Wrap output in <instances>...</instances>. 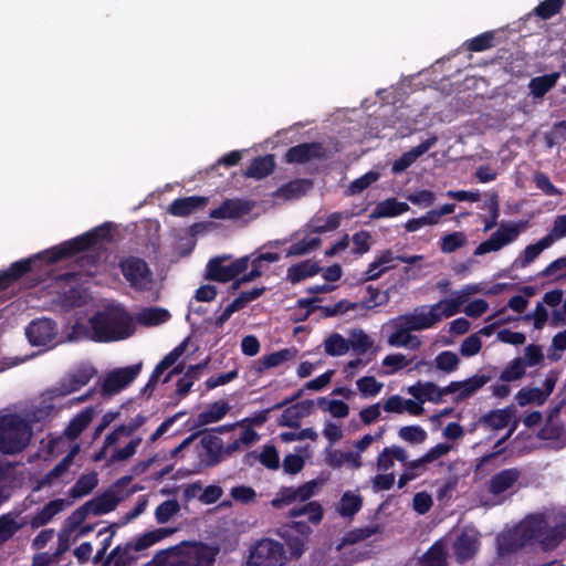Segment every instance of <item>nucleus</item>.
<instances>
[{
    "label": "nucleus",
    "instance_id": "nucleus-11",
    "mask_svg": "<svg viewBox=\"0 0 566 566\" xmlns=\"http://www.w3.org/2000/svg\"><path fill=\"white\" fill-rule=\"evenodd\" d=\"M142 367L143 363L139 361L107 373L102 385L103 394L114 395L126 388L140 374Z\"/></svg>",
    "mask_w": 566,
    "mask_h": 566
},
{
    "label": "nucleus",
    "instance_id": "nucleus-33",
    "mask_svg": "<svg viewBox=\"0 0 566 566\" xmlns=\"http://www.w3.org/2000/svg\"><path fill=\"white\" fill-rule=\"evenodd\" d=\"M94 417V409L87 407L77 413L67 424L64 434L70 440H75L88 427Z\"/></svg>",
    "mask_w": 566,
    "mask_h": 566
},
{
    "label": "nucleus",
    "instance_id": "nucleus-13",
    "mask_svg": "<svg viewBox=\"0 0 566 566\" xmlns=\"http://www.w3.org/2000/svg\"><path fill=\"white\" fill-rule=\"evenodd\" d=\"M25 335L29 342L34 346L48 345L53 342L57 335V324L55 321L48 317L33 319L27 326Z\"/></svg>",
    "mask_w": 566,
    "mask_h": 566
},
{
    "label": "nucleus",
    "instance_id": "nucleus-49",
    "mask_svg": "<svg viewBox=\"0 0 566 566\" xmlns=\"http://www.w3.org/2000/svg\"><path fill=\"white\" fill-rule=\"evenodd\" d=\"M494 31H486L468 40L464 45L470 52H483L494 46Z\"/></svg>",
    "mask_w": 566,
    "mask_h": 566
},
{
    "label": "nucleus",
    "instance_id": "nucleus-10",
    "mask_svg": "<svg viewBox=\"0 0 566 566\" xmlns=\"http://www.w3.org/2000/svg\"><path fill=\"white\" fill-rule=\"evenodd\" d=\"M118 268L125 280L135 290H143L151 282L153 273L145 260L129 255L118 262Z\"/></svg>",
    "mask_w": 566,
    "mask_h": 566
},
{
    "label": "nucleus",
    "instance_id": "nucleus-64",
    "mask_svg": "<svg viewBox=\"0 0 566 566\" xmlns=\"http://www.w3.org/2000/svg\"><path fill=\"white\" fill-rule=\"evenodd\" d=\"M282 536L285 538V543L290 551L291 556L295 557V558L301 557L302 554L304 553L305 543L307 539L302 536L294 535L291 533H285V532H284V534H282Z\"/></svg>",
    "mask_w": 566,
    "mask_h": 566
},
{
    "label": "nucleus",
    "instance_id": "nucleus-17",
    "mask_svg": "<svg viewBox=\"0 0 566 566\" xmlns=\"http://www.w3.org/2000/svg\"><path fill=\"white\" fill-rule=\"evenodd\" d=\"M253 208V203L243 199H226L222 203L212 209L209 217L212 219H239L248 214Z\"/></svg>",
    "mask_w": 566,
    "mask_h": 566
},
{
    "label": "nucleus",
    "instance_id": "nucleus-54",
    "mask_svg": "<svg viewBox=\"0 0 566 566\" xmlns=\"http://www.w3.org/2000/svg\"><path fill=\"white\" fill-rule=\"evenodd\" d=\"M348 343L349 348L359 355L365 354L373 346V340L363 329L353 331Z\"/></svg>",
    "mask_w": 566,
    "mask_h": 566
},
{
    "label": "nucleus",
    "instance_id": "nucleus-21",
    "mask_svg": "<svg viewBox=\"0 0 566 566\" xmlns=\"http://www.w3.org/2000/svg\"><path fill=\"white\" fill-rule=\"evenodd\" d=\"M444 390L446 387L440 388L434 382L427 381L421 384L419 381L417 385L409 387L408 391L420 402L428 400L438 403L442 401L443 396L451 394L450 391Z\"/></svg>",
    "mask_w": 566,
    "mask_h": 566
},
{
    "label": "nucleus",
    "instance_id": "nucleus-32",
    "mask_svg": "<svg viewBox=\"0 0 566 566\" xmlns=\"http://www.w3.org/2000/svg\"><path fill=\"white\" fill-rule=\"evenodd\" d=\"M275 168V160L273 155L259 156L254 158L251 165L247 168L244 176L247 178L263 179L271 175Z\"/></svg>",
    "mask_w": 566,
    "mask_h": 566
},
{
    "label": "nucleus",
    "instance_id": "nucleus-45",
    "mask_svg": "<svg viewBox=\"0 0 566 566\" xmlns=\"http://www.w3.org/2000/svg\"><path fill=\"white\" fill-rule=\"evenodd\" d=\"M361 506V496L347 491L339 500L338 512L343 517H352L360 511Z\"/></svg>",
    "mask_w": 566,
    "mask_h": 566
},
{
    "label": "nucleus",
    "instance_id": "nucleus-55",
    "mask_svg": "<svg viewBox=\"0 0 566 566\" xmlns=\"http://www.w3.org/2000/svg\"><path fill=\"white\" fill-rule=\"evenodd\" d=\"M180 510L177 500H166L160 503L155 510V518L159 524H165L176 515Z\"/></svg>",
    "mask_w": 566,
    "mask_h": 566
},
{
    "label": "nucleus",
    "instance_id": "nucleus-47",
    "mask_svg": "<svg viewBox=\"0 0 566 566\" xmlns=\"http://www.w3.org/2000/svg\"><path fill=\"white\" fill-rule=\"evenodd\" d=\"M169 317L170 314L167 310L159 307H150L144 310L138 315V322L146 326H155L167 322Z\"/></svg>",
    "mask_w": 566,
    "mask_h": 566
},
{
    "label": "nucleus",
    "instance_id": "nucleus-31",
    "mask_svg": "<svg viewBox=\"0 0 566 566\" xmlns=\"http://www.w3.org/2000/svg\"><path fill=\"white\" fill-rule=\"evenodd\" d=\"M119 503V499L112 491H106L99 496H95L90 501L85 502L91 514L103 515L109 513L116 509Z\"/></svg>",
    "mask_w": 566,
    "mask_h": 566
},
{
    "label": "nucleus",
    "instance_id": "nucleus-48",
    "mask_svg": "<svg viewBox=\"0 0 566 566\" xmlns=\"http://www.w3.org/2000/svg\"><path fill=\"white\" fill-rule=\"evenodd\" d=\"M545 395L542 388H522L517 391L515 399L521 407L531 403L543 405L546 401Z\"/></svg>",
    "mask_w": 566,
    "mask_h": 566
},
{
    "label": "nucleus",
    "instance_id": "nucleus-1",
    "mask_svg": "<svg viewBox=\"0 0 566 566\" xmlns=\"http://www.w3.org/2000/svg\"><path fill=\"white\" fill-rule=\"evenodd\" d=\"M112 228V222H105L59 245L11 263L7 270L0 272V291L8 289L23 275L38 268V263L54 264L81 252L90 251L104 241L111 242L113 240Z\"/></svg>",
    "mask_w": 566,
    "mask_h": 566
},
{
    "label": "nucleus",
    "instance_id": "nucleus-8",
    "mask_svg": "<svg viewBox=\"0 0 566 566\" xmlns=\"http://www.w3.org/2000/svg\"><path fill=\"white\" fill-rule=\"evenodd\" d=\"M527 221L511 222L504 221L489 239L481 242L474 250L475 256L484 255L490 252L500 251L505 245L514 242L520 233L526 228Z\"/></svg>",
    "mask_w": 566,
    "mask_h": 566
},
{
    "label": "nucleus",
    "instance_id": "nucleus-37",
    "mask_svg": "<svg viewBox=\"0 0 566 566\" xmlns=\"http://www.w3.org/2000/svg\"><path fill=\"white\" fill-rule=\"evenodd\" d=\"M559 76V72H553L549 74L533 77L528 84V88L533 97H544L556 85Z\"/></svg>",
    "mask_w": 566,
    "mask_h": 566
},
{
    "label": "nucleus",
    "instance_id": "nucleus-2",
    "mask_svg": "<svg viewBox=\"0 0 566 566\" xmlns=\"http://www.w3.org/2000/svg\"><path fill=\"white\" fill-rule=\"evenodd\" d=\"M565 538L564 526L552 527L544 514L536 513L527 515L513 532L504 536L500 548L512 554L536 542L543 551H552Z\"/></svg>",
    "mask_w": 566,
    "mask_h": 566
},
{
    "label": "nucleus",
    "instance_id": "nucleus-63",
    "mask_svg": "<svg viewBox=\"0 0 566 566\" xmlns=\"http://www.w3.org/2000/svg\"><path fill=\"white\" fill-rule=\"evenodd\" d=\"M20 528L21 525L15 521L14 517L10 516L9 514H3L0 516V541H8Z\"/></svg>",
    "mask_w": 566,
    "mask_h": 566
},
{
    "label": "nucleus",
    "instance_id": "nucleus-61",
    "mask_svg": "<svg viewBox=\"0 0 566 566\" xmlns=\"http://www.w3.org/2000/svg\"><path fill=\"white\" fill-rule=\"evenodd\" d=\"M321 239L318 237L312 238V239H303L295 243H293L286 253V256H294V255H304L311 252L312 250L316 249L321 244Z\"/></svg>",
    "mask_w": 566,
    "mask_h": 566
},
{
    "label": "nucleus",
    "instance_id": "nucleus-15",
    "mask_svg": "<svg viewBox=\"0 0 566 566\" xmlns=\"http://www.w3.org/2000/svg\"><path fill=\"white\" fill-rule=\"evenodd\" d=\"M188 346V339H185L181 342L178 346H176L172 350H170L165 357L155 366L154 370L151 371L148 381L143 387L142 392L145 395L150 396L159 379L160 376L170 367H172L178 359L184 355Z\"/></svg>",
    "mask_w": 566,
    "mask_h": 566
},
{
    "label": "nucleus",
    "instance_id": "nucleus-52",
    "mask_svg": "<svg viewBox=\"0 0 566 566\" xmlns=\"http://www.w3.org/2000/svg\"><path fill=\"white\" fill-rule=\"evenodd\" d=\"M525 375L524 359L517 357L513 359L501 373L500 380L511 382L521 379Z\"/></svg>",
    "mask_w": 566,
    "mask_h": 566
},
{
    "label": "nucleus",
    "instance_id": "nucleus-19",
    "mask_svg": "<svg viewBox=\"0 0 566 566\" xmlns=\"http://www.w3.org/2000/svg\"><path fill=\"white\" fill-rule=\"evenodd\" d=\"M490 376L486 375H474L473 377L465 379L463 381H451L448 386H446L444 391H450L451 394L458 392L457 401L464 400L482 388L485 384L490 381Z\"/></svg>",
    "mask_w": 566,
    "mask_h": 566
},
{
    "label": "nucleus",
    "instance_id": "nucleus-3",
    "mask_svg": "<svg viewBox=\"0 0 566 566\" xmlns=\"http://www.w3.org/2000/svg\"><path fill=\"white\" fill-rule=\"evenodd\" d=\"M476 285H465L461 291L455 292L452 298H443L429 306H418L411 313L399 315L395 321L406 327L409 332L423 331L433 327L442 317H451L460 312L471 294L478 293Z\"/></svg>",
    "mask_w": 566,
    "mask_h": 566
},
{
    "label": "nucleus",
    "instance_id": "nucleus-39",
    "mask_svg": "<svg viewBox=\"0 0 566 566\" xmlns=\"http://www.w3.org/2000/svg\"><path fill=\"white\" fill-rule=\"evenodd\" d=\"M175 532L174 528L161 527L154 531H149L132 541L135 545L136 552H142L155 545L163 538L171 535Z\"/></svg>",
    "mask_w": 566,
    "mask_h": 566
},
{
    "label": "nucleus",
    "instance_id": "nucleus-51",
    "mask_svg": "<svg viewBox=\"0 0 566 566\" xmlns=\"http://www.w3.org/2000/svg\"><path fill=\"white\" fill-rule=\"evenodd\" d=\"M317 405L323 411H328L335 418H345L349 413V407L343 400H327L325 397H321Z\"/></svg>",
    "mask_w": 566,
    "mask_h": 566
},
{
    "label": "nucleus",
    "instance_id": "nucleus-9",
    "mask_svg": "<svg viewBox=\"0 0 566 566\" xmlns=\"http://www.w3.org/2000/svg\"><path fill=\"white\" fill-rule=\"evenodd\" d=\"M285 552L281 543L264 538L251 549L247 566H283Z\"/></svg>",
    "mask_w": 566,
    "mask_h": 566
},
{
    "label": "nucleus",
    "instance_id": "nucleus-14",
    "mask_svg": "<svg viewBox=\"0 0 566 566\" xmlns=\"http://www.w3.org/2000/svg\"><path fill=\"white\" fill-rule=\"evenodd\" d=\"M326 148L318 142L303 143L287 149L284 160L287 164H306L314 159H325Z\"/></svg>",
    "mask_w": 566,
    "mask_h": 566
},
{
    "label": "nucleus",
    "instance_id": "nucleus-6",
    "mask_svg": "<svg viewBox=\"0 0 566 566\" xmlns=\"http://www.w3.org/2000/svg\"><path fill=\"white\" fill-rule=\"evenodd\" d=\"M219 549L203 543L182 542L156 554L155 559L164 560L168 556L179 557L174 566H212Z\"/></svg>",
    "mask_w": 566,
    "mask_h": 566
},
{
    "label": "nucleus",
    "instance_id": "nucleus-28",
    "mask_svg": "<svg viewBox=\"0 0 566 566\" xmlns=\"http://www.w3.org/2000/svg\"><path fill=\"white\" fill-rule=\"evenodd\" d=\"M230 410V405L226 400H218L210 403L203 411L198 413L196 426L201 427L221 420Z\"/></svg>",
    "mask_w": 566,
    "mask_h": 566
},
{
    "label": "nucleus",
    "instance_id": "nucleus-34",
    "mask_svg": "<svg viewBox=\"0 0 566 566\" xmlns=\"http://www.w3.org/2000/svg\"><path fill=\"white\" fill-rule=\"evenodd\" d=\"M408 458L406 450L399 446L386 447L377 457V468L379 471H388L394 464L395 460L405 463Z\"/></svg>",
    "mask_w": 566,
    "mask_h": 566
},
{
    "label": "nucleus",
    "instance_id": "nucleus-27",
    "mask_svg": "<svg viewBox=\"0 0 566 566\" xmlns=\"http://www.w3.org/2000/svg\"><path fill=\"white\" fill-rule=\"evenodd\" d=\"M513 416L514 410L511 407L495 409L483 415L479 423L493 430H501L509 426Z\"/></svg>",
    "mask_w": 566,
    "mask_h": 566
},
{
    "label": "nucleus",
    "instance_id": "nucleus-42",
    "mask_svg": "<svg viewBox=\"0 0 566 566\" xmlns=\"http://www.w3.org/2000/svg\"><path fill=\"white\" fill-rule=\"evenodd\" d=\"M484 207L488 209L489 216L484 219L483 231L488 232L497 226L500 218V202L496 191H491L486 195Z\"/></svg>",
    "mask_w": 566,
    "mask_h": 566
},
{
    "label": "nucleus",
    "instance_id": "nucleus-23",
    "mask_svg": "<svg viewBox=\"0 0 566 566\" xmlns=\"http://www.w3.org/2000/svg\"><path fill=\"white\" fill-rule=\"evenodd\" d=\"M135 553L137 552L132 541L124 545H117L107 555L103 566H109L112 563L113 566H130L138 558Z\"/></svg>",
    "mask_w": 566,
    "mask_h": 566
},
{
    "label": "nucleus",
    "instance_id": "nucleus-46",
    "mask_svg": "<svg viewBox=\"0 0 566 566\" xmlns=\"http://www.w3.org/2000/svg\"><path fill=\"white\" fill-rule=\"evenodd\" d=\"M324 350L332 357L343 356L349 350L348 339L339 333H333L324 340Z\"/></svg>",
    "mask_w": 566,
    "mask_h": 566
},
{
    "label": "nucleus",
    "instance_id": "nucleus-57",
    "mask_svg": "<svg viewBox=\"0 0 566 566\" xmlns=\"http://www.w3.org/2000/svg\"><path fill=\"white\" fill-rule=\"evenodd\" d=\"M356 385L364 398L377 396L382 388V384L374 376H364L356 381Z\"/></svg>",
    "mask_w": 566,
    "mask_h": 566
},
{
    "label": "nucleus",
    "instance_id": "nucleus-4",
    "mask_svg": "<svg viewBox=\"0 0 566 566\" xmlns=\"http://www.w3.org/2000/svg\"><path fill=\"white\" fill-rule=\"evenodd\" d=\"M88 323L93 333L92 339L98 343L126 339L135 332L132 316L119 306L96 312Z\"/></svg>",
    "mask_w": 566,
    "mask_h": 566
},
{
    "label": "nucleus",
    "instance_id": "nucleus-12",
    "mask_svg": "<svg viewBox=\"0 0 566 566\" xmlns=\"http://www.w3.org/2000/svg\"><path fill=\"white\" fill-rule=\"evenodd\" d=\"M317 486L318 484L315 480L307 481L297 488L282 486L271 501V505L274 509H282L295 501L305 502L315 494Z\"/></svg>",
    "mask_w": 566,
    "mask_h": 566
},
{
    "label": "nucleus",
    "instance_id": "nucleus-50",
    "mask_svg": "<svg viewBox=\"0 0 566 566\" xmlns=\"http://www.w3.org/2000/svg\"><path fill=\"white\" fill-rule=\"evenodd\" d=\"M565 0H544L533 9V14L542 20H549L560 12Z\"/></svg>",
    "mask_w": 566,
    "mask_h": 566
},
{
    "label": "nucleus",
    "instance_id": "nucleus-58",
    "mask_svg": "<svg viewBox=\"0 0 566 566\" xmlns=\"http://www.w3.org/2000/svg\"><path fill=\"white\" fill-rule=\"evenodd\" d=\"M436 367L446 373L454 371L460 363L458 355L451 350H444L437 355Z\"/></svg>",
    "mask_w": 566,
    "mask_h": 566
},
{
    "label": "nucleus",
    "instance_id": "nucleus-41",
    "mask_svg": "<svg viewBox=\"0 0 566 566\" xmlns=\"http://www.w3.org/2000/svg\"><path fill=\"white\" fill-rule=\"evenodd\" d=\"M302 515H307L310 522L318 524L324 516L323 507L318 502L312 501L307 502L302 506L293 507L287 513V516L291 518L298 517Z\"/></svg>",
    "mask_w": 566,
    "mask_h": 566
},
{
    "label": "nucleus",
    "instance_id": "nucleus-36",
    "mask_svg": "<svg viewBox=\"0 0 566 566\" xmlns=\"http://www.w3.org/2000/svg\"><path fill=\"white\" fill-rule=\"evenodd\" d=\"M78 451V447H74L73 450L66 454L57 464L54 465L39 482L35 491L49 486L53 483L54 480L62 476L73 463V458L75 453Z\"/></svg>",
    "mask_w": 566,
    "mask_h": 566
},
{
    "label": "nucleus",
    "instance_id": "nucleus-60",
    "mask_svg": "<svg viewBox=\"0 0 566 566\" xmlns=\"http://www.w3.org/2000/svg\"><path fill=\"white\" fill-rule=\"evenodd\" d=\"M367 292L369 293V297L367 301L359 304L361 308L371 310L376 306L385 305L389 301L388 292H381L373 285L367 286Z\"/></svg>",
    "mask_w": 566,
    "mask_h": 566
},
{
    "label": "nucleus",
    "instance_id": "nucleus-16",
    "mask_svg": "<svg viewBox=\"0 0 566 566\" xmlns=\"http://www.w3.org/2000/svg\"><path fill=\"white\" fill-rule=\"evenodd\" d=\"M522 471L518 468L503 469L491 476L485 483V490L494 497L511 490L521 479Z\"/></svg>",
    "mask_w": 566,
    "mask_h": 566
},
{
    "label": "nucleus",
    "instance_id": "nucleus-38",
    "mask_svg": "<svg viewBox=\"0 0 566 566\" xmlns=\"http://www.w3.org/2000/svg\"><path fill=\"white\" fill-rule=\"evenodd\" d=\"M478 546L476 538L468 534H461L453 545L457 559L461 563L471 559L475 555Z\"/></svg>",
    "mask_w": 566,
    "mask_h": 566
},
{
    "label": "nucleus",
    "instance_id": "nucleus-7",
    "mask_svg": "<svg viewBox=\"0 0 566 566\" xmlns=\"http://www.w3.org/2000/svg\"><path fill=\"white\" fill-rule=\"evenodd\" d=\"M231 259L230 255H220L210 259L206 266V279L210 281L227 283L244 273L250 264V256H241L230 264H224Z\"/></svg>",
    "mask_w": 566,
    "mask_h": 566
},
{
    "label": "nucleus",
    "instance_id": "nucleus-59",
    "mask_svg": "<svg viewBox=\"0 0 566 566\" xmlns=\"http://www.w3.org/2000/svg\"><path fill=\"white\" fill-rule=\"evenodd\" d=\"M544 140L548 148L566 142V122L560 120L556 123L551 130L544 134Z\"/></svg>",
    "mask_w": 566,
    "mask_h": 566
},
{
    "label": "nucleus",
    "instance_id": "nucleus-35",
    "mask_svg": "<svg viewBox=\"0 0 566 566\" xmlns=\"http://www.w3.org/2000/svg\"><path fill=\"white\" fill-rule=\"evenodd\" d=\"M394 326L395 331L388 337L390 346L409 347L411 349H418L421 346V342L397 321H394Z\"/></svg>",
    "mask_w": 566,
    "mask_h": 566
},
{
    "label": "nucleus",
    "instance_id": "nucleus-44",
    "mask_svg": "<svg viewBox=\"0 0 566 566\" xmlns=\"http://www.w3.org/2000/svg\"><path fill=\"white\" fill-rule=\"evenodd\" d=\"M468 243V237L462 231H454L444 234L439 240V248L442 253H453Z\"/></svg>",
    "mask_w": 566,
    "mask_h": 566
},
{
    "label": "nucleus",
    "instance_id": "nucleus-56",
    "mask_svg": "<svg viewBox=\"0 0 566 566\" xmlns=\"http://www.w3.org/2000/svg\"><path fill=\"white\" fill-rule=\"evenodd\" d=\"M359 307L358 303H353L347 300H340L334 305H326L321 307V316L323 318L334 317L339 314H345Z\"/></svg>",
    "mask_w": 566,
    "mask_h": 566
},
{
    "label": "nucleus",
    "instance_id": "nucleus-30",
    "mask_svg": "<svg viewBox=\"0 0 566 566\" xmlns=\"http://www.w3.org/2000/svg\"><path fill=\"white\" fill-rule=\"evenodd\" d=\"M406 202L398 201L396 198H388L377 203L370 213V219L392 218L400 216L409 210Z\"/></svg>",
    "mask_w": 566,
    "mask_h": 566
},
{
    "label": "nucleus",
    "instance_id": "nucleus-25",
    "mask_svg": "<svg viewBox=\"0 0 566 566\" xmlns=\"http://www.w3.org/2000/svg\"><path fill=\"white\" fill-rule=\"evenodd\" d=\"M94 374L95 370L92 368L77 369L73 374L69 375V377L61 382V386L59 388L61 391L60 394L62 396H65L80 390L82 387L90 382Z\"/></svg>",
    "mask_w": 566,
    "mask_h": 566
},
{
    "label": "nucleus",
    "instance_id": "nucleus-20",
    "mask_svg": "<svg viewBox=\"0 0 566 566\" xmlns=\"http://www.w3.org/2000/svg\"><path fill=\"white\" fill-rule=\"evenodd\" d=\"M208 203L207 197L190 196L175 199L168 207V212L176 217H187Z\"/></svg>",
    "mask_w": 566,
    "mask_h": 566
},
{
    "label": "nucleus",
    "instance_id": "nucleus-62",
    "mask_svg": "<svg viewBox=\"0 0 566 566\" xmlns=\"http://www.w3.org/2000/svg\"><path fill=\"white\" fill-rule=\"evenodd\" d=\"M422 562L424 566H444L446 553L441 545L433 544L423 555Z\"/></svg>",
    "mask_w": 566,
    "mask_h": 566
},
{
    "label": "nucleus",
    "instance_id": "nucleus-40",
    "mask_svg": "<svg viewBox=\"0 0 566 566\" xmlns=\"http://www.w3.org/2000/svg\"><path fill=\"white\" fill-rule=\"evenodd\" d=\"M538 437L543 440H554L566 444V430L562 423L554 419L553 415L548 417L546 423L539 430Z\"/></svg>",
    "mask_w": 566,
    "mask_h": 566
},
{
    "label": "nucleus",
    "instance_id": "nucleus-29",
    "mask_svg": "<svg viewBox=\"0 0 566 566\" xmlns=\"http://www.w3.org/2000/svg\"><path fill=\"white\" fill-rule=\"evenodd\" d=\"M67 503L63 499H55L48 502L31 518L32 527H41L46 525L55 515L64 511Z\"/></svg>",
    "mask_w": 566,
    "mask_h": 566
},
{
    "label": "nucleus",
    "instance_id": "nucleus-53",
    "mask_svg": "<svg viewBox=\"0 0 566 566\" xmlns=\"http://www.w3.org/2000/svg\"><path fill=\"white\" fill-rule=\"evenodd\" d=\"M398 436L411 444H420L428 438L427 431L420 426H405L398 431Z\"/></svg>",
    "mask_w": 566,
    "mask_h": 566
},
{
    "label": "nucleus",
    "instance_id": "nucleus-5",
    "mask_svg": "<svg viewBox=\"0 0 566 566\" xmlns=\"http://www.w3.org/2000/svg\"><path fill=\"white\" fill-rule=\"evenodd\" d=\"M30 424L17 413L0 416V452L15 454L21 452L31 439Z\"/></svg>",
    "mask_w": 566,
    "mask_h": 566
},
{
    "label": "nucleus",
    "instance_id": "nucleus-43",
    "mask_svg": "<svg viewBox=\"0 0 566 566\" xmlns=\"http://www.w3.org/2000/svg\"><path fill=\"white\" fill-rule=\"evenodd\" d=\"M98 480L96 473H88L81 475L75 484L70 489V496L80 499L90 494L97 485Z\"/></svg>",
    "mask_w": 566,
    "mask_h": 566
},
{
    "label": "nucleus",
    "instance_id": "nucleus-26",
    "mask_svg": "<svg viewBox=\"0 0 566 566\" xmlns=\"http://www.w3.org/2000/svg\"><path fill=\"white\" fill-rule=\"evenodd\" d=\"M298 350L295 347L283 348L263 356L256 361L255 370L263 373L266 369L277 367L281 364L292 360L297 356Z\"/></svg>",
    "mask_w": 566,
    "mask_h": 566
},
{
    "label": "nucleus",
    "instance_id": "nucleus-24",
    "mask_svg": "<svg viewBox=\"0 0 566 566\" xmlns=\"http://www.w3.org/2000/svg\"><path fill=\"white\" fill-rule=\"evenodd\" d=\"M552 245V239L543 237L534 244L527 245L514 260L512 266L515 269H524L535 261L539 254Z\"/></svg>",
    "mask_w": 566,
    "mask_h": 566
},
{
    "label": "nucleus",
    "instance_id": "nucleus-18",
    "mask_svg": "<svg viewBox=\"0 0 566 566\" xmlns=\"http://www.w3.org/2000/svg\"><path fill=\"white\" fill-rule=\"evenodd\" d=\"M200 443L203 448V453L200 454V461L205 467H214L223 459V442L212 432L205 431Z\"/></svg>",
    "mask_w": 566,
    "mask_h": 566
},
{
    "label": "nucleus",
    "instance_id": "nucleus-22",
    "mask_svg": "<svg viewBox=\"0 0 566 566\" xmlns=\"http://www.w3.org/2000/svg\"><path fill=\"white\" fill-rule=\"evenodd\" d=\"M322 268L318 262L313 260H305L291 265L287 269L286 279L291 284H297L308 277H313L321 273Z\"/></svg>",
    "mask_w": 566,
    "mask_h": 566
}]
</instances>
